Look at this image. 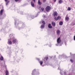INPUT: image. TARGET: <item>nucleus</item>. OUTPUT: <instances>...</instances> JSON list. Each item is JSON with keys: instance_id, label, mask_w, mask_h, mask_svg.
<instances>
[{"instance_id": "f257e3e1", "label": "nucleus", "mask_w": 75, "mask_h": 75, "mask_svg": "<svg viewBox=\"0 0 75 75\" xmlns=\"http://www.w3.org/2000/svg\"><path fill=\"white\" fill-rule=\"evenodd\" d=\"M42 23L43 24V25H42L41 26V27H40V28H42H42H44V25H45V24L44 21H42Z\"/></svg>"}, {"instance_id": "f03ea898", "label": "nucleus", "mask_w": 75, "mask_h": 75, "mask_svg": "<svg viewBox=\"0 0 75 75\" xmlns=\"http://www.w3.org/2000/svg\"><path fill=\"white\" fill-rule=\"evenodd\" d=\"M51 9V7L49 6H47L46 8V11L48 12Z\"/></svg>"}, {"instance_id": "7ed1b4c3", "label": "nucleus", "mask_w": 75, "mask_h": 75, "mask_svg": "<svg viewBox=\"0 0 75 75\" xmlns=\"http://www.w3.org/2000/svg\"><path fill=\"white\" fill-rule=\"evenodd\" d=\"M61 41V40L60 39V38H58L57 40V43H60Z\"/></svg>"}, {"instance_id": "20e7f679", "label": "nucleus", "mask_w": 75, "mask_h": 75, "mask_svg": "<svg viewBox=\"0 0 75 75\" xmlns=\"http://www.w3.org/2000/svg\"><path fill=\"white\" fill-rule=\"evenodd\" d=\"M8 44H9L10 45H11V44H12V42L11 41H9V40H10V41H11V39L10 40H8Z\"/></svg>"}, {"instance_id": "39448f33", "label": "nucleus", "mask_w": 75, "mask_h": 75, "mask_svg": "<svg viewBox=\"0 0 75 75\" xmlns=\"http://www.w3.org/2000/svg\"><path fill=\"white\" fill-rule=\"evenodd\" d=\"M48 27L49 28H52V26H51V25L49 23L48 25Z\"/></svg>"}, {"instance_id": "423d86ee", "label": "nucleus", "mask_w": 75, "mask_h": 75, "mask_svg": "<svg viewBox=\"0 0 75 75\" xmlns=\"http://www.w3.org/2000/svg\"><path fill=\"white\" fill-rule=\"evenodd\" d=\"M53 15L54 17L57 16V12L56 11L54 12Z\"/></svg>"}, {"instance_id": "0eeeda50", "label": "nucleus", "mask_w": 75, "mask_h": 75, "mask_svg": "<svg viewBox=\"0 0 75 75\" xmlns=\"http://www.w3.org/2000/svg\"><path fill=\"white\" fill-rule=\"evenodd\" d=\"M60 18H61V17H60L59 16H58L56 18V17L54 18V19L55 20H59V19H60Z\"/></svg>"}, {"instance_id": "6e6552de", "label": "nucleus", "mask_w": 75, "mask_h": 75, "mask_svg": "<svg viewBox=\"0 0 75 75\" xmlns=\"http://www.w3.org/2000/svg\"><path fill=\"white\" fill-rule=\"evenodd\" d=\"M52 26H53V27H55V26L56 24L55 22H52Z\"/></svg>"}, {"instance_id": "1a4fd4ad", "label": "nucleus", "mask_w": 75, "mask_h": 75, "mask_svg": "<svg viewBox=\"0 0 75 75\" xmlns=\"http://www.w3.org/2000/svg\"><path fill=\"white\" fill-rule=\"evenodd\" d=\"M17 42V40L16 39L13 40V44H14V43H16Z\"/></svg>"}, {"instance_id": "9d476101", "label": "nucleus", "mask_w": 75, "mask_h": 75, "mask_svg": "<svg viewBox=\"0 0 75 75\" xmlns=\"http://www.w3.org/2000/svg\"><path fill=\"white\" fill-rule=\"evenodd\" d=\"M65 20L67 21H68V20H69V17H66L65 18Z\"/></svg>"}, {"instance_id": "9b49d317", "label": "nucleus", "mask_w": 75, "mask_h": 75, "mask_svg": "<svg viewBox=\"0 0 75 75\" xmlns=\"http://www.w3.org/2000/svg\"><path fill=\"white\" fill-rule=\"evenodd\" d=\"M38 4H39V5H41V4H42V3H41V1H39V0H38Z\"/></svg>"}, {"instance_id": "f8f14e48", "label": "nucleus", "mask_w": 75, "mask_h": 75, "mask_svg": "<svg viewBox=\"0 0 75 75\" xmlns=\"http://www.w3.org/2000/svg\"><path fill=\"white\" fill-rule=\"evenodd\" d=\"M59 24L60 25H62V24H63V22L62 21H60L59 22Z\"/></svg>"}, {"instance_id": "ddd939ff", "label": "nucleus", "mask_w": 75, "mask_h": 75, "mask_svg": "<svg viewBox=\"0 0 75 75\" xmlns=\"http://www.w3.org/2000/svg\"><path fill=\"white\" fill-rule=\"evenodd\" d=\"M31 5L32 6V7H34V3H33V1H32L31 2Z\"/></svg>"}, {"instance_id": "4468645a", "label": "nucleus", "mask_w": 75, "mask_h": 75, "mask_svg": "<svg viewBox=\"0 0 75 75\" xmlns=\"http://www.w3.org/2000/svg\"><path fill=\"white\" fill-rule=\"evenodd\" d=\"M57 34H59V33H60V31L59 30H58L57 31Z\"/></svg>"}, {"instance_id": "2eb2a0df", "label": "nucleus", "mask_w": 75, "mask_h": 75, "mask_svg": "<svg viewBox=\"0 0 75 75\" xmlns=\"http://www.w3.org/2000/svg\"><path fill=\"white\" fill-rule=\"evenodd\" d=\"M6 75H8V70H6Z\"/></svg>"}, {"instance_id": "dca6fc26", "label": "nucleus", "mask_w": 75, "mask_h": 75, "mask_svg": "<svg viewBox=\"0 0 75 75\" xmlns=\"http://www.w3.org/2000/svg\"><path fill=\"white\" fill-rule=\"evenodd\" d=\"M62 3V0H60L59 1V4H61Z\"/></svg>"}, {"instance_id": "f3484780", "label": "nucleus", "mask_w": 75, "mask_h": 75, "mask_svg": "<svg viewBox=\"0 0 75 75\" xmlns=\"http://www.w3.org/2000/svg\"><path fill=\"white\" fill-rule=\"evenodd\" d=\"M3 12V10H1V11H0V14H1V15H2Z\"/></svg>"}, {"instance_id": "a211bd4d", "label": "nucleus", "mask_w": 75, "mask_h": 75, "mask_svg": "<svg viewBox=\"0 0 75 75\" xmlns=\"http://www.w3.org/2000/svg\"><path fill=\"white\" fill-rule=\"evenodd\" d=\"M71 10V8L70 7H68L67 10H68L69 11H70Z\"/></svg>"}, {"instance_id": "6ab92c4d", "label": "nucleus", "mask_w": 75, "mask_h": 75, "mask_svg": "<svg viewBox=\"0 0 75 75\" xmlns=\"http://www.w3.org/2000/svg\"><path fill=\"white\" fill-rule=\"evenodd\" d=\"M0 59L1 61H3V57H0Z\"/></svg>"}, {"instance_id": "aec40b11", "label": "nucleus", "mask_w": 75, "mask_h": 75, "mask_svg": "<svg viewBox=\"0 0 75 75\" xmlns=\"http://www.w3.org/2000/svg\"><path fill=\"white\" fill-rule=\"evenodd\" d=\"M40 64L41 65H42V61H40Z\"/></svg>"}, {"instance_id": "412c9836", "label": "nucleus", "mask_w": 75, "mask_h": 75, "mask_svg": "<svg viewBox=\"0 0 75 75\" xmlns=\"http://www.w3.org/2000/svg\"><path fill=\"white\" fill-rule=\"evenodd\" d=\"M44 8L42 7L41 8V10L42 11H44Z\"/></svg>"}, {"instance_id": "4be33fe9", "label": "nucleus", "mask_w": 75, "mask_h": 75, "mask_svg": "<svg viewBox=\"0 0 75 75\" xmlns=\"http://www.w3.org/2000/svg\"><path fill=\"white\" fill-rule=\"evenodd\" d=\"M9 1H8V2H7L6 3V5L7 6L8 5V3H9Z\"/></svg>"}, {"instance_id": "5701e85b", "label": "nucleus", "mask_w": 75, "mask_h": 75, "mask_svg": "<svg viewBox=\"0 0 75 75\" xmlns=\"http://www.w3.org/2000/svg\"><path fill=\"white\" fill-rule=\"evenodd\" d=\"M48 59V57H46L45 58L46 60H47V59Z\"/></svg>"}, {"instance_id": "b1692460", "label": "nucleus", "mask_w": 75, "mask_h": 75, "mask_svg": "<svg viewBox=\"0 0 75 75\" xmlns=\"http://www.w3.org/2000/svg\"><path fill=\"white\" fill-rule=\"evenodd\" d=\"M74 41H75V35L74 37Z\"/></svg>"}, {"instance_id": "393cba45", "label": "nucleus", "mask_w": 75, "mask_h": 75, "mask_svg": "<svg viewBox=\"0 0 75 75\" xmlns=\"http://www.w3.org/2000/svg\"><path fill=\"white\" fill-rule=\"evenodd\" d=\"M15 1H16V2H17L18 1H19V0H15Z\"/></svg>"}, {"instance_id": "a878e982", "label": "nucleus", "mask_w": 75, "mask_h": 75, "mask_svg": "<svg viewBox=\"0 0 75 75\" xmlns=\"http://www.w3.org/2000/svg\"><path fill=\"white\" fill-rule=\"evenodd\" d=\"M70 61H71V62H73V60H72L71 59L70 60Z\"/></svg>"}, {"instance_id": "bb28decb", "label": "nucleus", "mask_w": 75, "mask_h": 75, "mask_svg": "<svg viewBox=\"0 0 75 75\" xmlns=\"http://www.w3.org/2000/svg\"><path fill=\"white\" fill-rule=\"evenodd\" d=\"M43 17H44V18H45V16H44V15H43V16H42Z\"/></svg>"}, {"instance_id": "cd10ccee", "label": "nucleus", "mask_w": 75, "mask_h": 75, "mask_svg": "<svg viewBox=\"0 0 75 75\" xmlns=\"http://www.w3.org/2000/svg\"><path fill=\"white\" fill-rule=\"evenodd\" d=\"M43 2H45L46 1V0H43Z\"/></svg>"}, {"instance_id": "c85d7f7f", "label": "nucleus", "mask_w": 75, "mask_h": 75, "mask_svg": "<svg viewBox=\"0 0 75 75\" xmlns=\"http://www.w3.org/2000/svg\"><path fill=\"white\" fill-rule=\"evenodd\" d=\"M32 18H34V16H32Z\"/></svg>"}, {"instance_id": "c756f323", "label": "nucleus", "mask_w": 75, "mask_h": 75, "mask_svg": "<svg viewBox=\"0 0 75 75\" xmlns=\"http://www.w3.org/2000/svg\"><path fill=\"white\" fill-rule=\"evenodd\" d=\"M57 1V0H54V2H55V1Z\"/></svg>"}, {"instance_id": "7c9ffc66", "label": "nucleus", "mask_w": 75, "mask_h": 75, "mask_svg": "<svg viewBox=\"0 0 75 75\" xmlns=\"http://www.w3.org/2000/svg\"><path fill=\"white\" fill-rule=\"evenodd\" d=\"M5 0V1L6 2L7 1H8V0Z\"/></svg>"}, {"instance_id": "2f4dec72", "label": "nucleus", "mask_w": 75, "mask_h": 75, "mask_svg": "<svg viewBox=\"0 0 75 75\" xmlns=\"http://www.w3.org/2000/svg\"><path fill=\"white\" fill-rule=\"evenodd\" d=\"M56 45V46H58V44H57Z\"/></svg>"}, {"instance_id": "473e14b6", "label": "nucleus", "mask_w": 75, "mask_h": 75, "mask_svg": "<svg viewBox=\"0 0 75 75\" xmlns=\"http://www.w3.org/2000/svg\"><path fill=\"white\" fill-rule=\"evenodd\" d=\"M33 1L34 2H35V0H33Z\"/></svg>"}, {"instance_id": "72a5a7b5", "label": "nucleus", "mask_w": 75, "mask_h": 75, "mask_svg": "<svg viewBox=\"0 0 75 75\" xmlns=\"http://www.w3.org/2000/svg\"><path fill=\"white\" fill-rule=\"evenodd\" d=\"M12 34H11L10 35V36H12Z\"/></svg>"}, {"instance_id": "f704fd0d", "label": "nucleus", "mask_w": 75, "mask_h": 75, "mask_svg": "<svg viewBox=\"0 0 75 75\" xmlns=\"http://www.w3.org/2000/svg\"><path fill=\"white\" fill-rule=\"evenodd\" d=\"M34 71H35V69H34V70H33V72H34Z\"/></svg>"}, {"instance_id": "c9c22d12", "label": "nucleus", "mask_w": 75, "mask_h": 75, "mask_svg": "<svg viewBox=\"0 0 75 75\" xmlns=\"http://www.w3.org/2000/svg\"><path fill=\"white\" fill-rule=\"evenodd\" d=\"M37 59L38 60V61H39V59L37 58Z\"/></svg>"}, {"instance_id": "e433bc0d", "label": "nucleus", "mask_w": 75, "mask_h": 75, "mask_svg": "<svg viewBox=\"0 0 75 75\" xmlns=\"http://www.w3.org/2000/svg\"><path fill=\"white\" fill-rule=\"evenodd\" d=\"M60 46H61V44L60 45Z\"/></svg>"}, {"instance_id": "4c0bfd02", "label": "nucleus", "mask_w": 75, "mask_h": 75, "mask_svg": "<svg viewBox=\"0 0 75 75\" xmlns=\"http://www.w3.org/2000/svg\"><path fill=\"white\" fill-rule=\"evenodd\" d=\"M32 75H33V73H32Z\"/></svg>"}, {"instance_id": "58836bf2", "label": "nucleus", "mask_w": 75, "mask_h": 75, "mask_svg": "<svg viewBox=\"0 0 75 75\" xmlns=\"http://www.w3.org/2000/svg\"><path fill=\"white\" fill-rule=\"evenodd\" d=\"M39 8H41V7H40Z\"/></svg>"}, {"instance_id": "ea45409f", "label": "nucleus", "mask_w": 75, "mask_h": 75, "mask_svg": "<svg viewBox=\"0 0 75 75\" xmlns=\"http://www.w3.org/2000/svg\"><path fill=\"white\" fill-rule=\"evenodd\" d=\"M71 1H72V0H71Z\"/></svg>"}, {"instance_id": "a19ab883", "label": "nucleus", "mask_w": 75, "mask_h": 75, "mask_svg": "<svg viewBox=\"0 0 75 75\" xmlns=\"http://www.w3.org/2000/svg\"><path fill=\"white\" fill-rule=\"evenodd\" d=\"M40 0H39V1H40Z\"/></svg>"}]
</instances>
